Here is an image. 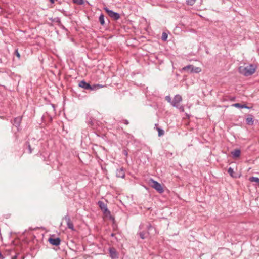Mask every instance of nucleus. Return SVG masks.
<instances>
[{
    "label": "nucleus",
    "mask_w": 259,
    "mask_h": 259,
    "mask_svg": "<svg viewBox=\"0 0 259 259\" xmlns=\"http://www.w3.org/2000/svg\"><path fill=\"white\" fill-rule=\"evenodd\" d=\"M256 68L253 65L241 66L238 68L239 72L245 76L253 74L255 71Z\"/></svg>",
    "instance_id": "obj_1"
},
{
    "label": "nucleus",
    "mask_w": 259,
    "mask_h": 259,
    "mask_svg": "<svg viewBox=\"0 0 259 259\" xmlns=\"http://www.w3.org/2000/svg\"><path fill=\"white\" fill-rule=\"evenodd\" d=\"M98 204L99 207L102 210L104 214H105L106 215H108L110 214V212L108 209L106 204H105V203L101 201H99L98 202Z\"/></svg>",
    "instance_id": "obj_2"
},
{
    "label": "nucleus",
    "mask_w": 259,
    "mask_h": 259,
    "mask_svg": "<svg viewBox=\"0 0 259 259\" xmlns=\"http://www.w3.org/2000/svg\"><path fill=\"white\" fill-rule=\"evenodd\" d=\"M151 186L160 193L163 192V189L161 184L153 180H151Z\"/></svg>",
    "instance_id": "obj_3"
},
{
    "label": "nucleus",
    "mask_w": 259,
    "mask_h": 259,
    "mask_svg": "<svg viewBox=\"0 0 259 259\" xmlns=\"http://www.w3.org/2000/svg\"><path fill=\"white\" fill-rule=\"evenodd\" d=\"M182 97L180 95H176L172 102L171 105L177 108H180L179 107V103L182 101Z\"/></svg>",
    "instance_id": "obj_4"
},
{
    "label": "nucleus",
    "mask_w": 259,
    "mask_h": 259,
    "mask_svg": "<svg viewBox=\"0 0 259 259\" xmlns=\"http://www.w3.org/2000/svg\"><path fill=\"white\" fill-rule=\"evenodd\" d=\"M104 10L107 13L109 16H110L111 18L114 19L115 20H118V19H119L120 15L118 13L114 12L113 11L109 10L107 8H105Z\"/></svg>",
    "instance_id": "obj_5"
},
{
    "label": "nucleus",
    "mask_w": 259,
    "mask_h": 259,
    "mask_svg": "<svg viewBox=\"0 0 259 259\" xmlns=\"http://www.w3.org/2000/svg\"><path fill=\"white\" fill-rule=\"evenodd\" d=\"M48 241L50 244L55 246H58L60 243V239L59 238H49L48 239Z\"/></svg>",
    "instance_id": "obj_6"
},
{
    "label": "nucleus",
    "mask_w": 259,
    "mask_h": 259,
    "mask_svg": "<svg viewBox=\"0 0 259 259\" xmlns=\"http://www.w3.org/2000/svg\"><path fill=\"white\" fill-rule=\"evenodd\" d=\"M64 220H65L67 223V227L69 229L73 230L74 226L72 222L71 221L69 217L68 216H65L64 218Z\"/></svg>",
    "instance_id": "obj_7"
},
{
    "label": "nucleus",
    "mask_w": 259,
    "mask_h": 259,
    "mask_svg": "<svg viewBox=\"0 0 259 259\" xmlns=\"http://www.w3.org/2000/svg\"><path fill=\"white\" fill-rule=\"evenodd\" d=\"M78 85L79 87H81L85 90H89L90 88H91V85L89 83L84 81V80L80 81L78 84Z\"/></svg>",
    "instance_id": "obj_8"
},
{
    "label": "nucleus",
    "mask_w": 259,
    "mask_h": 259,
    "mask_svg": "<svg viewBox=\"0 0 259 259\" xmlns=\"http://www.w3.org/2000/svg\"><path fill=\"white\" fill-rule=\"evenodd\" d=\"M109 252L112 258L115 259L118 258V253L115 248H110L109 249Z\"/></svg>",
    "instance_id": "obj_9"
},
{
    "label": "nucleus",
    "mask_w": 259,
    "mask_h": 259,
    "mask_svg": "<svg viewBox=\"0 0 259 259\" xmlns=\"http://www.w3.org/2000/svg\"><path fill=\"white\" fill-rule=\"evenodd\" d=\"M116 176L119 178H123L125 176V172L124 169L122 167L116 170Z\"/></svg>",
    "instance_id": "obj_10"
},
{
    "label": "nucleus",
    "mask_w": 259,
    "mask_h": 259,
    "mask_svg": "<svg viewBox=\"0 0 259 259\" xmlns=\"http://www.w3.org/2000/svg\"><path fill=\"white\" fill-rule=\"evenodd\" d=\"M240 150L239 149H235L231 152V154L234 158L239 157L240 155Z\"/></svg>",
    "instance_id": "obj_11"
},
{
    "label": "nucleus",
    "mask_w": 259,
    "mask_h": 259,
    "mask_svg": "<svg viewBox=\"0 0 259 259\" xmlns=\"http://www.w3.org/2000/svg\"><path fill=\"white\" fill-rule=\"evenodd\" d=\"M233 106L239 108H248V107L245 105L240 104L239 103H235L233 104Z\"/></svg>",
    "instance_id": "obj_12"
},
{
    "label": "nucleus",
    "mask_w": 259,
    "mask_h": 259,
    "mask_svg": "<svg viewBox=\"0 0 259 259\" xmlns=\"http://www.w3.org/2000/svg\"><path fill=\"white\" fill-rule=\"evenodd\" d=\"M192 69H193V66L191 65H187V66L183 67L182 68V70L183 71H186L189 72V71H190L192 70Z\"/></svg>",
    "instance_id": "obj_13"
},
{
    "label": "nucleus",
    "mask_w": 259,
    "mask_h": 259,
    "mask_svg": "<svg viewBox=\"0 0 259 259\" xmlns=\"http://www.w3.org/2000/svg\"><path fill=\"white\" fill-rule=\"evenodd\" d=\"M21 118L19 117L15 118L14 120V124L16 126H18L20 125V123L21 122Z\"/></svg>",
    "instance_id": "obj_14"
},
{
    "label": "nucleus",
    "mask_w": 259,
    "mask_h": 259,
    "mask_svg": "<svg viewBox=\"0 0 259 259\" xmlns=\"http://www.w3.org/2000/svg\"><path fill=\"white\" fill-rule=\"evenodd\" d=\"M246 122L248 125H252L253 124V120L251 117H248L246 119Z\"/></svg>",
    "instance_id": "obj_15"
},
{
    "label": "nucleus",
    "mask_w": 259,
    "mask_h": 259,
    "mask_svg": "<svg viewBox=\"0 0 259 259\" xmlns=\"http://www.w3.org/2000/svg\"><path fill=\"white\" fill-rule=\"evenodd\" d=\"M99 21L101 25H103L105 24V21H104V16L103 14H101L100 16H99Z\"/></svg>",
    "instance_id": "obj_16"
},
{
    "label": "nucleus",
    "mask_w": 259,
    "mask_h": 259,
    "mask_svg": "<svg viewBox=\"0 0 259 259\" xmlns=\"http://www.w3.org/2000/svg\"><path fill=\"white\" fill-rule=\"evenodd\" d=\"M249 181L250 182H256V183H257L259 185V178H257V177H251L250 178H249Z\"/></svg>",
    "instance_id": "obj_17"
},
{
    "label": "nucleus",
    "mask_w": 259,
    "mask_h": 259,
    "mask_svg": "<svg viewBox=\"0 0 259 259\" xmlns=\"http://www.w3.org/2000/svg\"><path fill=\"white\" fill-rule=\"evenodd\" d=\"M100 87L101 86L99 85V84H94L93 85H91V88H90L89 90L92 91L96 90L97 89H99Z\"/></svg>",
    "instance_id": "obj_18"
},
{
    "label": "nucleus",
    "mask_w": 259,
    "mask_h": 259,
    "mask_svg": "<svg viewBox=\"0 0 259 259\" xmlns=\"http://www.w3.org/2000/svg\"><path fill=\"white\" fill-rule=\"evenodd\" d=\"M201 71V69L199 67H193V69L190 71V72H195V73H199Z\"/></svg>",
    "instance_id": "obj_19"
},
{
    "label": "nucleus",
    "mask_w": 259,
    "mask_h": 259,
    "mask_svg": "<svg viewBox=\"0 0 259 259\" xmlns=\"http://www.w3.org/2000/svg\"><path fill=\"white\" fill-rule=\"evenodd\" d=\"M167 37L168 35L167 34V33L165 32H163L161 36V39L163 41H165L167 40Z\"/></svg>",
    "instance_id": "obj_20"
},
{
    "label": "nucleus",
    "mask_w": 259,
    "mask_h": 259,
    "mask_svg": "<svg viewBox=\"0 0 259 259\" xmlns=\"http://www.w3.org/2000/svg\"><path fill=\"white\" fill-rule=\"evenodd\" d=\"M75 4L78 5H82L84 3L83 0H73Z\"/></svg>",
    "instance_id": "obj_21"
},
{
    "label": "nucleus",
    "mask_w": 259,
    "mask_h": 259,
    "mask_svg": "<svg viewBox=\"0 0 259 259\" xmlns=\"http://www.w3.org/2000/svg\"><path fill=\"white\" fill-rule=\"evenodd\" d=\"M157 131H158V136H161L162 135H164V132L163 130L160 128H157Z\"/></svg>",
    "instance_id": "obj_22"
},
{
    "label": "nucleus",
    "mask_w": 259,
    "mask_h": 259,
    "mask_svg": "<svg viewBox=\"0 0 259 259\" xmlns=\"http://www.w3.org/2000/svg\"><path fill=\"white\" fill-rule=\"evenodd\" d=\"M196 0H187V4L190 6H192L195 2Z\"/></svg>",
    "instance_id": "obj_23"
},
{
    "label": "nucleus",
    "mask_w": 259,
    "mask_h": 259,
    "mask_svg": "<svg viewBox=\"0 0 259 259\" xmlns=\"http://www.w3.org/2000/svg\"><path fill=\"white\" fill-rule=\"evenodd\" d=\"M228 172L232 177L234 172L233 169L231 167H229L228 169Z\"/></svg>",
    "instance_id": "obj_24"
},
{
    "label": "nucleus",
    "mask_w": 259,
    "mask_h": 259,
    "mask_svg": "<svg viewBox=\"0 0 259 259\" xmlns=\"http://www.w3.org/2000/svg\"><path fill=\"white\" fill-rule=\"evenodd\" d=\"M165 99L168 102H169V103H171L172 102L171 101V98L169 96H166L165 97Z\"/></svg>",
    "instance_id": "obj_25"
},
{
    "label": "nucleus",
    "mask_w": 259,
    "mask_h": 259,
    "mask_svg": "<svg viewBox=\"0 0 259 259\" xmlns=\"http://www.w3.org/2000/svg\"><path fill=\"white\" fill-rule=\"evenodd\" d=\"M144 235H145V234L143 232H141L140 233V236L141 238H142L143 239L145 238Z\"/></svg>",
    "instance_id": "obj_26"
},
{
    "label": "nucleus",
    "mask_w": 259,
    "mask_h": 259,
    "mask_svg": "<svg viewBox=\"0 0 259 259\" xmlns=\"http://www.w3.org/2000/svg\"><path fill=\"white\" fill-rule=\"evenodd\" d=\"M28 150L29 153H31L32 152V149L29 144L28 145Z\"/></svg>",
    "instance_id": "obj_27"
},
{
    "label": "nucleus",
    "mask_w": 259,
    "mask_h": 259,
    "mask_svg": "<svg viewBox=\"0 0 259 259\" xmlns=\"http://www.w3.org/2000/svg\"><path fill=\"white\" fill-rule=\"evenodd\" d=\"M16 55H17V56L18 58H20V55L19 53L18 52V51H16Z\"/></svg>",
    "instance_id": "obj_28"
},
{
    "label": "nucleus",
    "mask_w": 259,
    "mask_h": 259,
    "mask_svg": "<svg viewBox=\"0 0 259 259\" xmlns=\"http://www.w3.org/2000/svg\"><path fill=\"white\" fill-rule=\"evenodd\" d=\"M3 255L2 254L1 252H0V259H3Z\"/></svg>",
    "instance_id": "obj_29"
},
{
    "label": "nucleus",
    "mask_w": 259,
    "mask_h": 259,
    "mask_svg": "<svg viewBox=\"0 0 259 259\" xmlns=\"http://www.w3.org/2000/svg\"><path fill=\"white\" fill-rule=\"evenodd\" d=\"M17 256L16 255H15V256H13L11 259H17Z\"/></svg>",
    "instance_id": "obj_30"
},
{
    "label": "nucleus",
    "mask_w": 259,
    "mask_h": 259,
    "mask_svg": "<svg viewBox=\"0 0 259 259\" xmlns=\"http://www.w3.org/2000/svg\"><path fill=\"white\" fill-rule=\"evenodd\" d=\"M125 124H128V122L127 120H124V122Z\"/></svg>",
    "instance_id": "obj_31"
},
{
    "label": "nucleus",
    "mask_w": 259,
    "mask_h": 259,
    "mask_svg": "<svg viewBox=\"0 0 259 259\" xmlns=\"http://www.w3.org/2000/svg\"><path fill=\"white\" fill-rule=\"evenodd\" d=\"M49 1L52 3L53 4L55 2V0H49Z\"/></svg>",
    "instance_id": "obj_32"
},
{
    "label": "nucleus",
    "mask_w": 259,
    "mask_h": 259,
    "mask_svg": "<svg viewBox=\"0 0 259 259\" xmlns=\"http://www.w3.org/2000/svg\"><path fill=\"white\" fill-rule=\"evenodd\" d=\"M114 235H115V234H114V233L111 234V236L113 237V236H114Z\"/></svg>",
    "instance_id": "obj_33"
},
{
    "label": "nucleus",
    "mask_w": 259,
    "mask_h": 259,
    "mask_svg": "<svg viewBox=\"0 0 259 259\" xmlns=\"http://www.w3.org/2000/svg\"><path fill=\"white\" fill-rule=\"evenodd\" d=\"M151 227V225H150L149 227H148V230H149Z\"/></svg>",
    "instance_id": "obj_34"
}]
</instances>
